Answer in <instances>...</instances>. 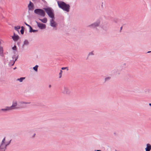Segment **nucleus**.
I'll return each mask as SVG.
<instances>
[{
	"label": "nucleus",
	"mask_w": 151,
	"mask_h": 151,
	"mask_svg": "<svg viewBox=\"0 0 151 151\" xmlns=\"http://www.w3.org/2000/svg\"><path fill=\"white\" fill-rule=\"evenodd\" d=\"M57 3L58 6L60 8L67 12H69L70 6L69 4H67L62 1H57Z\"/></svg>",
	"instance_id": "nucleus-1"
},
{
	"label": "nucleus",
	"mask_w": 151,
	"mask_h": 151,
	"mask_svg": "<svg viewBox=\"0 0 151 151\" xmlns=\"http://www.w3.org/2000/svg\"><path fill=\"white\" fill-rule=\"evenodd\" d=\"M61 90L62 93L64 94L69 95L71 93L69 87L67 86H63Z\"/></svg>",
	"instance_id": "nucleus-2"
},
{
	"label": "nucleus",
	"mask_w": 151,
	"mask_h": 151,
	"mask_svg": "<svg viewBox=\"0 0 151 151\" xmlns=\"http://www.w3.org/2000/svg\"><path fill=\"white\" fill-rule=\"evenodd\" d=\"M43 9L45 11L49 17L52 18H54V15L52 9L50 8H44Z\"/></svg>",
	"instance_id": "nucleus-3"
},
{
	"label": "nucleus",
	"mask_w": 151,
	"mask_h": 151,
	"mask_svg": "<svg viewBox=\"0 0 151 151\" xmlns=\"http://www.w3.org/2000/svg\"><path fill=\"white\" fill-rule=\"evenodd\" d=\"M6 137H4L0 143V145L6 148V147L10 144L12 140L10 139L9 141L6 142Z\"/></svg>",
	"instance_id": "nucleus-4"
},
{
	"label": "nucleus",
	"mask_w": 151,
	"mask_h": 151,
	"mask_svg": "<svg viewBox=\"0 0 151 151\" xmlns=\"http://www.w3.org/2000/svg\"><path fill=\"white\" fill-rule=\"evenodd\" d=\"M34 13L39 16L42 17H44L45 15V13L42 9H37L34 10Z\"/></svg>",
	"instance_id": "nucleus-5"
},
{
	"label": "nucleus",
	"mask_w": 151,
	"mask_h": 151,
	"mask_svg": "<svg viewBox=\"0 0 151 151\" xmlns=\"http://www.w3.org/2000/svg\"><path fill=\"white\" fill-rule=\"evenodd\" d=\"M18 105L17 101L15 100H13L12 102V105L10 106H9L11 111L17 109V107Z\"/></svg>",
	"instance_id": "nucleus-6"
},
{
	"label": "nucleus",
	"mask_w": 151,
	"mask_h": 151,
	"mask_svg": "<svg viewBox=\"0 0 151 151\" xmlns=\"http://www.w3.org/2000/svg\"><path fill=\"white\" fill-rule=\"evenodd\" d=\"M100 21L99 20H98L96 21L88 26V27L94 28L99 26Z\"/></svg>",
	"instance_id": "nucleus-7"
},
{
	"label": "nucleus",
	"mask_w": 151,
	"mask_h": 151,
	"mask_svg": "<svg viewBox=\"0 0 151 151\" xmlns=\"http://www.w3.org/2000/svg\"><path fill=\"white\" fill-rule=\"evenodd\" d=\"M35 22L37 24V26L41 29H45L46 28V25L45 24L41 23H39L36 21Z\"/></svg>",
	"instance_id": "nucleus-8"
},
{
	"label": "nucleus",
	"mask_w": 151,
	"mask_h": 151,
	"mask_svg": "<svg viewBox=\"0 0 151 151\" xmlns=\"http://www.w3.org/2000/svg\"><path fill=\"white\" fill-rule=\"evenodd\" d=\"M50 25L53 27H56L57 24L54 21L53 19L51 18L50 20Z\"/></svg>",
	"instance_id": "nucleus-9"
},
{
	"label": "nucleus",
	"mask_w": 151,
	"mask_h": 151,
	"mask_svg": "<svg viewBox=\"0 0 151 151\" xmlns=\"http://www.w3.org/2000/svg\"><path fill=\"white\" fill-rule=\"evenodd\" d=\"M28 7L29 10H32L33 9L34 5L33 3L30 1L29 2V3L28 4Z\"/></svg>",
	"instance_id": "nucleus-10"
},
{
	"label": "nucleus",
	"mask_w": 151,
	"mask_h": 151,
	"mask_svg": "<svg viewBox=\"0 0 151 151\" xmlns=\"http://www.w3.org/2000/svg\"><path fill=\"white\" fill-rule=\"evenodd\" d=\"M13 40L15 41H17L19 38V37L17 35H15V33H14V35L12 37Z\"/></svg>",
	"instance_id": "nucleus-11"
},
{
	"label": "nucleus",
	"mask_w": 151,
	"mask_h": 151,
	"mask_svg": "<svg viewBox=\"0 0 151 151\" xmlns=\"http://www.w3.org/2000/svg\"><path fill=\"white\" fill-rule=\"evenodd\" d=\"M1 111L4 112H6L7 111H11L9 106H6L5 108L2 109H0V111Z\"/></svg>",
	"instance_id": "nucleus-12"
},
{
	"label": "nucleus",
	"mask_w": 151,
	"mask_h": 151,
	"mask_svg": "<svg viewBox=\"0 0 151 151\" xmlns=\"http://www.w3.org/2000/svg\"><path fill=\"white\" fill-rule=\"evenodd\" d=\"M145 151H150L151 150V145L150 144L146 145V147L145 149Z\"/></svg>",
	"instance_id": "nucleus-13"
},
{
	"label": "nucleus",
	"mask_w": 151,
	"mask_h": 151,
	"mask_svg": "<svg viewBox=\"0 0 151 151\" xmlns=\"http://www.w3.org/2000/svg\"><path fill=\"white\" fill-rule=\"evenodd\" d=\"M19 104L21 105H22L23 104H31L30 102H24L23 101H20L19 102Z\"/></svg>",
	"instance_id": "nucleus-14"
},
{
	"label": "nucleus",
	"mask_w": 151,
	"mask_h": 151,
	"mask_svg": "<svg viewBox=\"0 0 151 151\" xmlns=\"http://www.w3.org/2000/svg\"><path fill=\"white\" fill-rule=\"evenodd\" d=\"M39 20L42 22L45 23L47 22V20L46 18H44L42 19H39Z\"/></svg>",
	"instance_id": "nucleus-15"
},
{
	"label": "nucleus",
	"mask_w": 151,
	"mask_h": 151,
	"mask_svg": "<svg viewBox=\"0 0 151 151\" xmlns=\"http://www.w3.org/2000/svg\"><path fill=\"white\" fill-rule=\"evenodd\" d=\"M37 31H38L37 30L33 29L32 27H31L29 28V32H37Z\"/></svg>",
	"instance_id": "nucleus-16"
},
{
	"label": "nucleus",
	"mask_w": 151,
	"mask_h": 151,
	"mask_svg": "<svg viewBox=\"0 0 151 151\" xmlns=\"http://www.w3.org/2000/svg\"><path fill=\"white\" fill-rule=\"evenodd\" d=\"M25 79V77H21L19 78H18L17 79V81H19L20 82H22L23 80Z\"/></svg>",
	"instance_id": "nucleus-17"
},
{
	"label": "nucleus",
	"mask_w": 151,
	"mask_h": 151,
	"mask_svg": "<svg viewBox=\"0 0 151 151\" xmlns=\"http://www.w3.org/2000/svg\"><path fill=\"white\" fill-rule=\"evenodd\" d=\"M6 148L0 145V151H5Z\"/></svg>",
	"instance_id": "nucleus-18"
},
{
	"label": "nucleus",
	"mask_w": 151,
	"mask_h": 151,
	"mask_svg": "<svg viewBox=\"0 0 151 151\" xmlns=\"http://www.w3.org/2000/svg\"><path fill=\"white\" fill-rule=\"evenodd\" d=\"M0 55L1 56H3V50L2 47H0Z\"/></svg>",
	"instance_id": "nucleus-19"
},
{
	"label": "nucleus",
	"mask_w": 151,
	"mask_h": 151,
	"mask_svg": "<svg viewBox=\"0 0 151 151\" xmlns=\"http://www.w3.org/2000/svg\"><path fill=\"white\" fill-rule=\"evenodd\" d=\"M29 44V42L27 40H25L24 42L23 46L25 45H27Z\"/></svg>",
	"instance_id": "nucleus-20"
},
{
	"label": "nucleus",
	"mask_w": 151,
	"mask_h": 151,
	"mask_svg": "<svg viewBox=\"0 0 151 151\" xmlns=\"http://www.w3.org/2000/svg\"><path fill=\"white\" fill-rule=\"evenodd\" d=\"M20 28V27L19 26H17L14 27V29L16 31H18V29H19Z\"/></svg>",
	"instance_id": "nucleus-21"
},
{
	"label": "nucleus",
	"mask_w": 151,
	"mask_h": 151,
	"mask_svg": "<svg viewBox=\"0 0 151 151\" xmlns=\"http://www.w3.org/2000/svg\"><path fill=\"white\" fill-rule=\"evenodd\" d=\"M38 65H36L35 67H34L33 68V69L36 71H37V68L38 67Z\"/></svg>",
	"instance_id": "nucleus-22"
},
{
	"label": "nucleus",
	"mask_w": 151,
	"mask_h": 151,
	"mask_svg": "<svg viewBox=\"0 0 151 151\" xmlns=\"http://www.w3.org/2000/svg\"><path fill=\"white\" fill-rule=\"evenodd\" d=\"M111 78L110 77H108L104 79L105 81H108Z\"/></svg>",
	"instance_id": "nucleus-23"
},
{
	"label": "nucleus",
	"mask_w": 151,
	"mask_h": 151,
	"mask_svg": "<svg viewBox=\"0 0 151 151\" xmlns=\"http://www.w3.org/2000/svg\"><path fill=\"white\" fill-rule=\"evenodd\" d=\"M61 69L62 70H66L67 71L68 70V67H62L61 68Z\"/></svg>",
	"instance_id": "nucleus-24"
},
{
	"label": "nucleus",
	"mask_w": 151,
	"mask_h": 151,
	"mask_svg": "<svg viewBox=\"0 0 151 151\" xmlns=\"http://www.w3.org/2000/svg\"><path fill=\"white\" fill-rule=\"evenodd\" d=\"M62 70H60V73H59V78H60L61 77H62Z\"/></svg>",
	"instance_id": "nucleus-25"
},
{
	"label": "nucleus",
	"mask_w": 151,
	"mask_h": 151,
	"mask_svg": "<svg viewBox=\"0 0 151 151\" xmlns=\"http://www.w3.org/2000/svg\"><path fill=\"white\" fill-rule=\"evenodd\" d=\"M93 55L94 54L93 53V52H90L89 53V54H88V56L92 55Z\"/></svg>",
	"instance_id": "nucleus-26"
},
{
	"label": "nucleus",
	"mask_w": 151,
	"mask_h": 151,
	"mask_svg": "<svg viewBox=\"0 0 151 151\" xmlns=\"http://www.w3.org/2000/svg\"><path fill=\"white\" fill-rule=\"evenodd\" d=\"M20 32L22 34H23L24 33V30L22 29H21L20 30Z\"/></svg>",
	"instance_id": "nucleus-27"
},
{
	"label": "nucleus",
	"mask_w": 151,
	"mask_h": 151,
	"mask_svg": "<svg viewBox=\"0 0 151 151\" xmlns=\"http://www.w3.org/2000/svg\"><path fill=\"white\" fill-rule=\"evenodd\" d=\"M24 24H25L27 25V26H28V27H29V28H30V27H31L29 25V24H28L26 22H24Z\"/></svg>",
	"instance_id": "nucleus-28"
},
{
	"label": "nucleus",
	"mask_w": 151,
	"mask_h": 151,
	"mask_svg": "<svg viewBox=\"0 0 151 151\" xmlns=\"http://www.w3.org/2000/svg\"><path fill=\"white\" fill-rule=\"evenodd\" d=\"M16 46H14V47H13L12 48V49L13 50H15L16 49Z\"/></svg>",
	"instance_id": "nucleus-29"
},
{
	"label": "nucleus",
	"mask_w": 151,
	"mask_h": 151,
	"mask_svg": "<svg viewBox=\"0 0 151 151\" xmlns=\"http://www.w3.org/2000/svg\"><path fill=\"white\" fill-rule=\"evenodd\" d=\"M21 29H22V30H24V27L22 26L21 27Z\"/></svg>",
	"instance_id": "nucleus-30"
},
{
	"label": "nucleus",
	"mask_w": 151,
	"mask_h": 151,
	"mask_svg": "<svg viewBox=\"0 0 151 151\" xmlns=\"http://www.w3.org/2000/svg\"><path fill=\"white\" fill-rule=\"evenodd\" d=\"M17 58H16L15 59L14 61V63H13V64H14V63L15 61L17 60Z\"/></svg>",
	"instance_id": "nucleus-31"
},
{
	"label": "nucleus",
	"mask_w": 151,
	"mask_h": 151,
	"mask_svg": "<svg viewBox=\"0 0 151 151\" xmlns=\"http://www.w3.org/2000/svg\"><path fill=\"white\" fill-rule=\"evenodd\" d=\"M151 52V51H148L147 52V53H150Z\"/></svg>",
	"instance_id": "nucleus-32"
},
{
	"label": "nucleus",
	"mask_w": 151,
	"mask_h": 151,
	"mask_svg": "<svg viewBox=\"0 0 151 151\" xmlns=\"http://www.w3.org/2000/svg\"><path fill=\"white\" fill-rule=\"evenodd\" d=\"M51 87V85H49V87L50 88Z\"/></svg>",
	"instance_id": "nucleus-33"
},
{
	"label": "nucleus",
	"mask_w": 151,
	"mask_h": 151,
	"mask_svg": "<svg viewBox=\"0 0 151 151\" xmlns=\"http://www.w3.org/2000/svg\"><path fill=\"white\" fill-rule=\"evenodd\" d=\"M149 105L150 106H151V103L149 104Z\"/></svg>",
	"instance_id": "nucleus-34"
},
{
	"label": "nucleus",
	"mask_w": 151,
	"mask_h": 151,
	"mask_svg": "<svg viewBox=\"0 0 151 151\" xmlns=\"http://www.w3.org/2000/svg\"><path fill=\"white\" fill-rule=\"evenodd\" d=\"M96 151H101V150H96Z\"/></svg>",
	"instance_id": "nucleus-35"
},
{
	"label": "nucleus",
	"mask_w": 151,
	"mask_h": 151,
	"mask_svg": "<svg viewBox=\"0 0 151 151\" xmlns=\"http://www.w3.org/2000/svg\"><path fill=\"white\" fill-rule=\"evenodd\" d=\"M35 135V134H34V135L33 136H34Z\"/></svg>",
	"instance_id": "nucleus-36"
},
{
	"label": "nucleus",
	"mask_w": 151,
	"mask_h": 151,
	"mask_svg": "<svg viewBox=\"0 0 151 151\" xmlns=\"http://www.w3.org/2000/svg\"><path fill=\"white\" fill-rule=\"evenodd\" d=\"M16 68H14V69H15Z\"/></svg>",
	"instance_id": "nucleus-37"
},
{
	"label": "nucleus",
	"mask_w": 151,
	"mask_h": 151,
	"mask_svg": "<svg viewBox=\"0 0 151 151\" xmlns=\"http://www.w3.org/2000/svg\"><path fill=\"white\" fill-rule=\"evenodd\" d=\"M122 27H121V29H122Z\"/></svg>",
	"instance_id": "nucleus-38"
}]
</instances>
